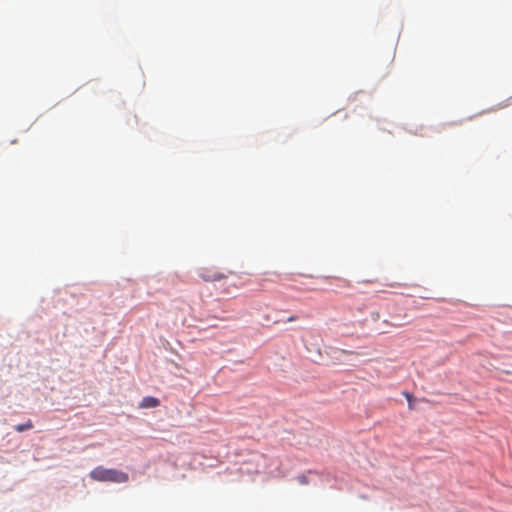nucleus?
Here are the masks:
<instances>
[{
  "label": "nucleus",
  "mask_w": 512,
  "mask_h": 512,
  "mask_svg": "<svg viewBox=\"0 0 512 512\" xmlns=\"http://www.w3.org/2000/svg\"><path fill=\"white\" fill-rule=\"evenodd\" d=\"M90 477L99 482L125 483L129 480L127 473L116 469H108L102 466L94 468L90 472Z\"/></svg>",
  "instance_id": "f257e3e1"
},
{
  "label": "nucleus",
  "mask_w": 512,
  "mask_h": 512,
  "mask_svg": "<svg viewBox=\"0 0 512 512\" xmlns=\"http://www.w3.org/2000/svg\"><path fill=\"white\" fill-rule=\"evenodd\" d=\"M199 277L205 282H213V281H220L222 279H225L226 275L221 272H217V271L212 272V271H208L206 269H202L199 272Z\"/></svg>",
  "instance_id": "f03ea898"
},
{
  "label": "nucleus",
  "mask_w": 512,
  "mask_h": 512,
  "mask_svg": "<svg viewBox=\"0 0 512 512\" xmlns=\"http://www.w3.org/2000/svg\"><path fill=\"white\" fill-rule=\"evenodd\" d=\"M159 405V400L152 396L144 397L139 404L140 408H154Z\"/></svg>",
  "instance_id": "7ed1b4c3"
},
{
  "label": "nucleus",
  "mask_w": 512,
  "mask_h": 512,
  "mask_svg": "<svg viewBox=\"0 0 512 512\" xmlns=\"http://www.w3.org/2000/svg\"><path fill=\"white\" fill-rule=\"evenodd\" d=\"M31 428H33V423L31 420H28L26 423L18 424L15 426V430L17 432H23V431L29 430Z\"/></svg>",
  "instance_id": "20e7f679"
},
{
  "label": "nucleus",
  "mask_w": 512,
  "mask_h": 512,
  "mask_svg": "<svg viewBox=\"0 0 512 512\" xmlns=\"http://www.w3.org/2000/svg\"><path fill=\"white\" fill-rule=\"evenodd\" d=\"M297 480L301 485H307L309 483L308 477L306 475H299Z\"/></svg>",
  "instance_id": "39448f33"
},
{
  "label": "nucleus",
  "mask_w": 512,
  "mask_h": 512,
  "mask_svg": "<svg viewBox=\"0 0 512 512\" xmlns=\"http://www.w3.org/2000/svg\"><path fill=\"white\" fill-rule=\"evenodd\" d=\"M405 397L407 398L408 402H409V408L412 409V395L408 392H405L404 393Z\"/></svg>",
  "instance_id": "423d86ee"
},
{
  "label": "nucleus",
  "mask_w": 512,
  "mask_h": 512,
  "mask_svg": "<svg viewBox=\"0 0 512 512\" xmlns=\"http://www.w3.org/2000/svg\"><path fill=\"white\" fill-rule=\"evenodd\" d=\"M295 320H297V316H295V315H292V316H290V317L287 319V321H288V322H292V321H295Z\"/></svg>",
  "instance_id": "0eeeda50"
},
{
  "label": "nucleus",
  "mask_w": 512,
  "mask_h": 512,
  "mask_svg": "<svg viewBox=\"0 0 512 512\" xmlns=\"http://www.w3.org/2000/svg\"><path fill=\"white\" fill-rule=\"evenodd\" d=\"M261 458H266V456L264 454H260L259 455Z\"/></svg>",
  "instance_id": "6e6552de"
}]
</instances>
